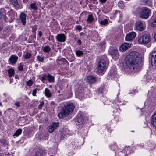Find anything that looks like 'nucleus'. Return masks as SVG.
Returning a JSON list of instances; mask_svg holds the SVG:
<instances>
[{"label":"nucleus","instance_id":"50","mask_svg":"<svg viewBox=\"0 0 156 156\" xmlns=\"http://www.w3.org/2000/svg\"><path fill=\"white\" fill-rule=\"evenodd\" d=\"M155 92L156 94H154V96L155 97V99H156V89L155 90Z\"/></svg>","mask_w":156,"mask_h":156},{"label":"nucleus","instance_id":"53","mask_svg":"<svg viewBox=\"0 0 156 156\" xmlns=\"http://www.w3.org/2000/svg\"><path fill=\"white\" fill-rule=\"evenodd\" d=\"M18 78V75H16L15 76V78H16V79H17V78Z\"/></svg>","mask_w":156,"mask_h":156},{"label":"nucleus","instance_id":"1","mask_svg":"<svg viewBox=\"0 0 156 156\" xmlns=\"http://www.w3.org/2000/svg\"><path fill=\"white\" fill-rule=\"evenodd\" d=\"M126 66L130 69L135 70V72L140 70V65L141 58L139 54L136 51L132 52L128 55L125 58Z\"/></svg>","mask_w":156,"mask_h":156},{"label":"nucleus","instance_id":"47","mask_svg":"<svg viewBox=\"0 0 156 156\" xmlns=\"http://www.w3.org/2000/svg\"><path fill=\"white\" fill-rule=\"evenodd\" d=\"M38 34L39 36V37H40L42 36V32L41 31H39L38 32Z\"/></svg>","mask_w":156,"mask_h":156},{"label":"nucleus","instance_id":"23","mask_svg":"<svg viewBox=\"0 0 156 156\" xmlns=\"http://www.w3.org/2000/svg\"><path fill=\"white\" fill-rule=\"evenodd\" d=\"M94 20V19L93 17L92 14H89L87 17V22L88 23H91Z\"/></svg>","mask_w":156,"mask_h":156},{"label":"nucleus","instance_id":"15","mask_svg":"<svg viewBox=\"0 0 156 156\" xmlns=\"http://www.w3.org/2000/svg\"><path fill=\"white\" fill-rule=\"evenodd\" d=\"M18 59V57L15 55H12L9 59L10 64H13L16 62Z\"/></svg>","mask_w":156,"mask_h":156},{"label":"nucleus","instance_id":"12","mask_svg":"<svg viewBox=\"0 0 156 156\" xmlns=\"http://www.w3.org/2000/svg\"><path fill=\"white\" fill-rule=\"evenodd\" d=\"M56 39L57 42H63L66 41V36L63 33L59 34L57 35Z\"/></svg>","mask_w":156,"mask_h":156},{"label":"nucleus","instance_id":"39","mask_svg":"<svg viewBox=\"0 0 156 156\" xmlns=\"http://www.w3.org/2000/svg\"><path fill=\"white\" fill-rule=\"evenodd\" d=\"M76 29L79 31H80L82 29V27L81 26L78 25L76 26Z\"/></svg>","mask_w":156,"mask_h":156},{"label":"nucleus","instance_id":"20","mask_svg":"<svg viewBox=\"0 0 156 156\" xmlns=\"http://www.w3.org/2000/svg\"><path fill=\"white\" fill-rule=\"evenodd\" d=\"M41 50L44 52L49 53L51 50V47L48 45H45L41 47Z\"/></svg>","mask_w":156,"mask_h":156},{"label":"nucleus","instance_id":"35","mask_svg":"<svg viewBox=\"0 0 156 156\" xmlns=\"http://www.w3.org/2000/svg\"><path fill=\"white\" fill-rule=\"evenodd\" d=\"M105 43L104 42H102L99 43V47L101 48H104L105 47Z\"/></svg>","mask_w":156,"mask_h":156},{"label":"nucleus","instance_id":"30","mask_svg":"<svg viewBox=\"0 0 156 156\" xmlns=\"http://www.w3.org/2000/svg\"><path fill=\"white\" fill-rule=\"evenodd\" d=\"M44 56H40L39 55L37 56V60L38 61L41 62H44Z\"/></svg>","mask_w":156,"mask_h":156},{"label":"nucleus","instance_id":"3","mask_svg":"<svg viewBox=\"0 0 156 156\" xmlns=\"http://www.w3.org/2000/svg\"><path fill=\"white\" fill-rule=\"evenodd\" d=\"M137 12L140 15V17L143 19H147L151 13L150 10L146 7L139 8L137 9Z\"/></svg>","mask_w":156,"mask_h":156},{"label":"nucleus","instance_id":"42","mask_svg":"<svg viewBox=\"0 0 156 156\" xmlns=\"http://www.w3.org/2000/svg\"><path fill=\"white\" fill-rule=\"evenodd\" d=\"M18 69L20 71H22L23 69V66L21 64H20L18 67Z\"/></svg>","mask_w":156,"mask_h":156},{"label":"nucleus","instance_id":"6","mask_svg":"<svg viewBox=\"0 0 156 156\" xmlns=\"http://www.w3.org/2000/svg\"><path fill=\"white\" fill-rule=\"evenodd\" d=\"M41 81L44 83H45V80H48L49 83H54L55 81V78L53 76L50 74L45 75L41 77Z\"/></svg>","mask_w":156,"mask_h":156},{"label":"nucleus","instance_id":"7","mask_svg":"<svg viewBox=\"0 0 156 156\" xmlns=\"http://www.w3.org/2000/svg\"><path fill=\"white\" fill-rule=\"evenodd\" d=\"M134 28L137 30L142 31L145 28V25L141 21H138L135 23Z\"/></svg>","mask_w":156,"mask_h":156},{"label":"nucleus","instance_id":"43","mask_svg":"<svg viewBox=\"0 0 156 156\" xmlns=\"http://www.w3.org/2000/svg\"><path fill=\"white\" fill-rule=\"evenodd\" d=\"M14 105L17 107H19L20 106V103L19 102H16L14 103Z\"/></svg>","mask_w":156,"mask_h":156},{"label":"nucleus","instance_id":"51","mask_svg":"<svg viewBox=\"0 0 156 156\" xmlns=\"http://www.w3.org/2000/svg\"><path fill=\"white\" fill-rule=\"evenodd\" d=\"M154 37L155 40H156V32L155 33L154 35Z\"/></svg>","mask_w":156,"mask_h":156},{"label":"nucleus","instance_id":"14","mask_svg":"<svg viewBox=\"0 0 156 156\" xmlns=\"http://www.w3.org/2000/svg\"><path fill=\"white\" fill-rule=\"evenodd\" d=\"M151 64L153 66H156V51L153 52L152 53Z\"/></svg>","mask_w":156,"mask_h":156},{"label":"nucleus","instance_id":"41","mask_svg":"<svg viewBox=\"0 0 156 156\" xmlns=\"http://www.w3.org/2000/svg\"><path fill=\"white\" fill-rule=\"evenodd\" d=\"M89 2H91L93 3V4H98V0H89Z\"/></svg>","mask_w":156,"mask_h":156},{"label":"nucleus","instance_id":"57","mask_svg":"<svg viewBox=\"0 0 156 156\" xmlns=\"http://www.w3.org/2000/svg\"><path fill=\"white\" fill-rule=\"evenodd\" d=\"M0 156H1L0 155Z\"/></svg>","mask_w":156,"mask_h":156},{"label":"nucleus","instance_id":"18","mask_svg":"<svg viewBox=\"0 0 156 156\" xmlns=\"http://www.w3.org/2000/svg\"><path fill=\"white\" fill-rule=\"evenodd\" d=\"M151 123L154 126L156 127V111L151 116Z\"/></svg>","mask_w":156,"mask_h":156},{"label":"nucleus","instance_id":"34","mask_svg":"<svg viewBox=\"0 0 156 156\" xmlns=\"http://www.w3.org/2000/svg\"><path fill=\"white\" fill-rule=\"evenodd\" d=\"M30 7L31 9L34 10H36L37 9V7L36 4L34 3H32L30 4Z\"/></svg>","mask_w":156,"mask_h":156},{"label":"nucleus","instance_id":"26","mask_svg":"<svg viewBox=\"0 0 156 156\" xmlns=\"http://www.w3.org/2000/svg\"><path fill=\"white\" fill-rule=\"evenodd\" d=\"M45 94L46 96L48 98L51 97L52 95L50 90L47 88L45 90Z\"/></svg>","mask_w":156,"mask_h":156},{"label":"nucleus","instance_id":"2","mask_svg":"<svg viewBox=\"0 0 156 156\" xmlns=\"http://www.w3.org/2000/svg\"><path fill=\"white\" fill-rule=\"evenodd\" d=\"M74 108V105L73 103H68L63 107L61 112L58 114V116L60 118L67 116L73 111Z\"/></svg>","mask_w":156,"mask_h":156},{"label":"nucleus","instance_id":"9","mask_svg":"<svg viewBox=\"0 0 156 156\" xmlns=\"http://www.w3.org/2000/svg\"><path fill=\"white\" fill-rule=\"evenodd\" d=\"M136 34L134 32H131L127 34L125 37V40L129 41H133L136 37Z\"/></svg>","mask_w":156,"mask_h":156},{"label":"nucleus","instance_id":"22","mask_svg":"<svg viewBox=\"0 0 156 156\" xmlns=\"http://www.w3.org/2000/svg\"><path fill=\"white\" fill-rule=\"evenodd\" d=\"M32 54L29 52H27L23 55V57L25 59H28L30 58L32 56Z\"/></svg>","mask_w":156,"mask_h":156},{"label":"nucleus","instance_id":"56","mask_svg":"<svg viewBox=\"0 0 156 156\" xmlns=\"http://www.w3.org/2000/svg\"><path fill=\"white\" fill-rule=\"evenodd\" d=\"M49 156H53L52 155H50Z\"/></svg>","mask_w":156,"mask_h":156},{"label":"nucleus","instance_id":"55","mask_svg":"<svg viewBox=\"0 0 156 156\" xmlns=\"http://www.w3.org/2000/svg\"><path fill=\"white\" fill-rule=\"evenodd\" d=\"M0 106H2V104L1 102L0 103Z\"/></svg>","mask_w":156,"mask_h":156},{"label":"nucleus","instance_id":"17","mask_svg":"<svg viewBox=\"0 0 156 156\" xmlns=\"http://www.w3.org/2000/svg\"><path fill=\"white\" fill-rule=\"evenodd\" d=\"M11 2L16 9H17L22 7V5L18 2L17 0H11Z\"/></svg>","mask_w":156,"mask_h":156},{"label":"nucleus","instance_id":"48","mask_svg":"<svg viewBox=\"0 0 156 156\" xmlns=\"http://www.w3.org/2000/svg\"><path fill=\"white\" fill-rule=\"evenodd\" d=\"M77 42L79 45H80L81 44V41L80 40H78Z\"/></svg>","mask_w":156,"mask_h":156},{"label":"nucleus","instance_id":"45","mask_svg":"<svg viewBox=\"0 0 156 156\" xmlns=\"http://www.w3.org/2000/svg\"><path fill=\"white\" fill-rule=\"evenodd\" d=\"M107 0H99V1L101 4L105 3L106 2Z\"/></svg>","mask_w":156,"mask_h":156},{"label":"nucleus","instance_id":"19","mask_svg":"<svg viewBox=\"0 0 156 156\" xmlns=\"http://www.w3.org/2000/svg\"><path fill=\"white\" fill-rule=\"evenodd\" d=\"M20 19L22 24L24 25L26 23V14L23 12H22L20 15Z\"/></svg>","mask_w":156,"mask_h":156},{"label":"nucleus","instance_id":"49","mask_svg":"<svg viewBox=\"0 0 156 156\" xmlns=\"http://www.w3.org/2000/svg\"><path fill=\"white\" fill-rule=\"evenodd\" d=\"M22 55V53L21 52H19L18 53V55L19 56H21Z\"/></svg>","mask_w":156,"mask_h":156},{"label":"nucleus","instance_id":"54","mask_svg":"<svg viewBox=\"0 0 156 156\" xmlns=\"http://www.w3.org/2000/svg\"><path fill=\"white\" fill-rule=\"evenodd\" d=\"M52 87V86L51 85H50L49 86V88H51Z\"/></svg>","mask_w":156,"mask_h":156},{"label":"nucleus","instance_id":"4","mask_svg":"<svg viewBox=\"0 0 156 156\" xmlns=\"http://www.w3.org/2000/svg\"><path fill=\"white\" fill-rule=\"evenodd\" d=\"M151 41V37L149 34H145L140 36L138 40V42L140 44H147L149 43Z\"/></svg>","mask_w":156,"mask_h":156},{"label":"nucleus","instance_id":"33","mask_svg":"<svg viewBox=\"0 0 156 156\" xmlns=\"http://www.w3.org/2000/svg\"><path fill=\"white\" fill-rule=\"evenodd\" d=\"M100 24L101 25H105L108 23V20L107 19H105L104 20L101 21Z\"/></svg>","mask_w":156,"mask_h":156},{"label":"nucleus","instance_id":"8","mask_svg":"<svg viewBox=\"0 0 156 156\" xmlns=\"http://www.w3.org/2000/svg\"><path fill=\"white\" fill-rule=\"evenodd\" d=\"M83 122V118L82 114L79 113L75 120L76 124L78 126L82 125Z\"/></svg>","mask_w":156,"mask_h":156},{"label":"nucleus","instance_id":"16","mask_svg":"<svg viewBox=\"0 0 156 156\" xmlns=\"http://www.w3.org/2000/svg\"><path fill=\"white\" fill-rule=\"evenodd\" d=\"M84 89H81L78 90V91L76 92V94L77 96L78 97L79 99H81L84 98L85 97L84 96Z\"/></svg>","mask_w":156,"mask_h":156},{"label":"nucleus","instance_id":"44","mask_svg":"<svg viewBox=\"0 0 156 156\" xmlns=\"http://www.w3.org/2000/svg\"><path fill=\"white\" fill-rule=\"evenodd\" d=\"M65 134H64L63 133H62L60 135V139L61 140H63L64 139L65 137Z\"/></svg>","mask_w":156,"mask_h":156},{"label":"nucleus","instance_id":"32","mask_svg":"<svg viewBox=\"0 0 156 156\" xmlns=\"http://www.w3.org/2000/svg\"><path fill=\"white\" fill-rule=\"evenodd\" d=\"M34 83V82L32 80L30 79L28 81H27L26 82V83L27 85L28 86H31Z\"/></svg>","mask_w":156,"mask_h":156},{"label":"nucleus","instance_id":"24","mask_svg":"<svg viewBox=\"0 0 156 156\" xmlns=\"http://www.w3.org/2000/svg\"><path fill=\"white\" fill-rule=\"evenodd\" d=\"M142 2L143 4L147 5L149 6H151L152 5V0H142Z\"/></svg>","mask_w":156,"mask_h":156},{"label":"nucleus","instance_id":"46","mask_svg":"<svg viewBox=\"0 0 156 156\" xmlns=\"http://www.w3.org/2000/svg\"><path fill=\"white\" fill-rule=\"evenodd\" d=\"M1 142L3 144H5L6 143V140L4 139H2L0 140Z\"/></svg>","mask_w":156,"mask_h":156},{"label":"nucleus","instance_id":"5","mask_svg":"<svg viewBox=\"0 0 156 156\" xmlns=\"http://www.w3.org/2000/svg\"><path fill=\"white\" fill-rule=\"evenodd\" d=\"M106 68V63L105 61L102 59H100L98 62L97 70L98 72L101 73L103 72Z\"/></svg>","mask_w":156,"mask_h":156},{"label":"nucleus","instance_id":"28","mask_svg":"<svg viewBox=\"0 0 156 156\" xmlns=\"http://www.w3.org/2000/svg\"><path fill=\"white\" fill-rule=\"evenodd\" d=\"M22 131V129L20 128L18 129L17 130H16L13 136H19L21 134Z\"/></svg>","mask_w":156,"mask_h":156},{"label":"nucleus","instance_id":"10","mask_svg":"<svg viewBox=\"0 0 156 156\" xmlns=\"http://www.w3.org/2000/svg\"><path fill=\"white\" fill-rule=\"evenodd\" d=\"M59 123L58 122H53L48 127V130L50 133H52L58 126Z\"/></svg>","mask_w":156,"mask_h":156},{"label":"nucleus","instance_id":"25","mask_svg":"<svg viewBox=\"0 0 156 156\" xmlns=\"http://www.w3.org/2000/svg\"><path fill=\"white\" fill-rule=\"evenodd\" d=\"M5 12L4 9H1L0 11V19L3 17L5 20H6V17L5 16Z\"/></svg>","mask_w":156,"mask_h":156},{"label":"nucleus","instance_id":"27","mask_svg":"<svg viewBox=\"0 0 156 156\" xmlns=\"http://www.w3.org/2000/svg\"><path fill=\"white\" fill-rule=\"evenodd\" d=\"M8 73L9 76L10 77H11L14 74V71L12 69H9L8 70Z\"/></svg>","mask_w":156,"mask_h":156},{"label":"nucleus","instance_id":"52","mask_svg":"<svg viewBox=\"0 0 156 156\" xmlns=\"http://www.w3.org/2000/svg\"><path fill=\"white\" fill-rule=\"evenodd\" d=\"M28 0H23V1L24 3H26L27 2Z\"/></svg>","mask_w":156,"mask_h":156},{"label":"nucleus","instance_id":"40","mask_svg":"<svg viewBox=\"0 0 156 156\" xmlns=\"http://www.w3.org/2000/svg\"><path fill=\"white\" fill-rule=\"evenodd\" d=\"M44 103L43 101L41 102V103L38 105V108L39 109H41L42 106L44 105Z\"/></svg>","mask_w":156,"mask_h":156},{"label":"nucleus","instance_id":"31","mask_svg":"<svg viewBox=\"0 0 156 156\" xmlns=\"http://www.w3.org/2000/svg\"><path fill=\"white\" fill-rule=\"evenodd\" d=\"M45 155V153L41 151H37L35 154V156H44Z\"/></svg>","mask_w":156,"mask_h":156},{"label":"nucleus","instance_id":"29","mask_svg":"<svg viewBox=\"0 0 156 156\" xmlns=\"http://www.w3.org/2000/svg\"><path fill=\"white\" fill-rule=\"evenodd\" d=\"M75 53L76 55L78 57L82 55L83 54V51L80 50H76Z\"/></svg>","mask_w":156,"mask_h":156},{"label":"nucleus","instance_id":"13","mask_svg":"<svg viewBox=\"0 0 156 156\" xmlns=\"http://www.w3.org/2000/svg\"><path fill=\"white\" fill-rule=\"evenodd\" d=\"M131 46V44L130 43H124L120 47L119 50L121 52H123L129 48Z\"/></svg>","mask_w":156,"mask_h":156},{"label":"nucleus","instance_id":"36","mask_svg":"<svg viewBox=\"0 0 156 156\" xmlns=\"http://www.w3.org/2000/svg\"><path fill=\"white\" fill-rule=\"evenodd\" d=\"M8 15L11 18H12L13 16L14 15V13L12 10H11L8 12Z\"/></svg>","mask_w":156,"mask_h":156},{"label":"nucleus","instance_id":"11","mask_svg":"<svg viewBox=\"0 0 156 156\" xmlns=\"http://www.w3.org/2000/svg\"><path fill=\"white\" fill-rule=\"evenodd\" d=\"M118 52L117 49L115 48L111 49L109 52V54L113 58H114L115 57V59H116L119 57Z\"/></svg>","mask_w":156,"mask_h":156},{"label":"nucleus","instance_id":"21","mask_svg":"<svg viewBox=\"0 0 156 156\" xmlns=\"http://www.w3.org/2000/svg\"><path fill=\"white\" fill-rule=\"evenodd\" d=\"M87 80L88 83L91 84L94 83L96 81L95 78L92 75L87 76Z\"/></svg>","mask_w":156,"mask_h":156},{"label":"nucleus","instance_id":"38","mask_svg":"<svg viewBox=\"0 0 156 156\" xmlns=\"http://www.w3.org/2000/svg\"><path fill=\"white\" fill-rule=\"evenodd\" d=\"M151 26L153 27H156V18L154 19V21L152 23Z\"/></svg>","mask_w":156,"mask_h":156},{"label":"nucleus","instance_id":"37","mask_svg":"<svg viewBox=\"0 0 156 156\" xmlns=\"http://www.w3.org/2000/svg\"><path fill=\"white\" fill-rule=\"evenodd\" d=\"M37 88H36L33 90L32 94L33 96H36V93L37 90Z\"/></svg>","mask_w":156,"mask_h":156}]
</instances>
